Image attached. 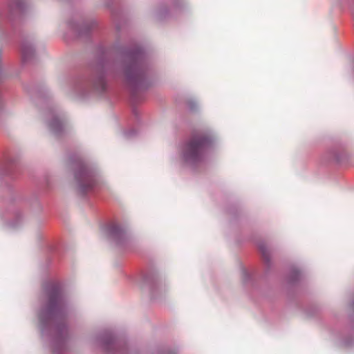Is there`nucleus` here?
Here are the masks:
<instances>
[{
  "label": "nucleus",
  "instance_id": "f257e3e1",
  "mask_svg": "<svg viewBox=\"0 0 354 354\" xmlns=\"http://www.w3.org/2000/svg\"><path fill=\"white\" fill-rule=\"evenodd\" d=\"M48 301L39 313L40 329L43 337L48 330L55 335V344H63L66 335L65 325L58 324L66 315L67 301L62 286L58 283H50L44 288Z\"/></svg>",
  "mask_w": 354,
  "mask_h": 354
},
{
  "label": "nucleus",
  "instance_id": "f03ea898",
  "mask_svg": "<svg viewBox=\"0 0 354 354\" xmlns=\"http://www.w3.org/2000/svg\"><path fill=\"white\" fill-rule=\"evenodd\" d=\"M123 74L126 82L133 87L142 88L147 84L149 72L145 54L141 48L131 50L125 53Z\"/></svg>",
  "mask_w": 354,
  "mask_h": 354
},
{
  "label": "nucleus",
  "instance_id": "7ed1b4c3",
  "mask_svg": "<svg viewBox=\"0 0 354 354\" xmlns=\"http://www.w3.org/2000/svg\"><path fill=\"white\" fill-rule=\"evenodd\" d=\"M212 142V139L207 135H194L185 142L180 149V159L187 166H194L200 162L205 151Z\"/></svg>",
  "mask_w": 354,
  "mask_h": 354
},
{
  "label": "nucleus",
  "instance_id": "20e7f679",
  "mask_svg": "<svg viewBox=\"0 0 354 354\" xmlns=\"http://www.w3.org/2000/svg\"><path fill=\"white\" fill-rule=\"evenodd\" d=\"M77 189L81 194H85L96 186L100 180L98 172L80 162L75 173Z\"/></svg>",
  "mask_w": 354,
  "mask_h": 354
},
{
  "label": "nucleus",
  "instance_id": "39448f33",
  "mask_svg": "<svg viewBox=\"0 0 354 354\" xmlns=\"http://www.w3.org/2000/svg\"><path fill=\"white\" fill-rule=\"evenodd\" d=\"M107 231L109 235L120 244H122L128 236V228L121 224H111L107 227Z\"/></svg>",
  "mask_w": 354,
  "mask_h": 354
},
{
  "label": "nucleus",
  "instance_id": "423d86ee",
  "mask_svg": "<svg viewBox=\"0 0 354 354\" xmlns=\"http://www.w3.org/2000/svg\"><path fill=\"white\" fill-rule=\"evenodd\" d=\"M64 118L59 114H55L48 122V126L53 133L58 134L62 132L64 128Z\"/></svg>",
  "mask_w": 354,
  "mask_h": 354
},
{
  "label": "nucleus",
  "instance_id": "0eeeda50",
  "mask_svg": "<svg viewBox=\"0 0 354 354\" xmlns=\"http://www.w3.org/2000/svg\"><path fill=\"white\" fill-rule=\"evenodd\" d=\"M35 53L34 46L32 41H24L21 45V53L23 59L28 61L32 57Z\"/></svg>",
  "mask_w": 354,
  "mask_h": 354
},
{
  "label": "nucleus",
  "instance_id": "6e6552de",
  "mask_svg": "<svg viewBox=\"0 0 354 354\" xmlns=\"http://www.w3.org/2000/svg\"><path fill=\"white\" fill-rule=\"evenodd\" d=\"M100 341L104 349L106 351H109L111 346H115L116 345L114 337L109 334L106 333L101 335Z\"/></svg>",
  "mask_w": 354,
  "mask_h": 354
},
{
  "label": "nucleus",
  "instance_id": "1a4fd4ad",
  "mask_svg": "<svg viewBox=\"0 0 354 354\" xmlns=\"http://www.w3.org/2000/svg\"><path fill=\"white\" fill-rule=\"evenodd\" d=\"M92 85L94 89L97 91H103L106 86V82L104 75H97L93 80Z\"/></svg>",
  "mask_w": 354,
  "mask_h": 354
},
{
  "label": "nucleus",
  "instance_id": "9d476101",
  "mask_svg": "<svg viewBox=\"0 0 354 354\" xmlns=\"http://www.w3.org/2000/svg\"><path fill=\"white\" fill-rule=\"evenodd\" d=\"M95 25V22L92 21L91 22H84L82 24L81 27H79L77 26H73L71 25V27L74 29H75L79 35H84L88 32V31Z\"/></svg>",
  "mask_w": 354,
  "mask_h": 354
},
{
  "label": "nucleus",
  "instance_id": "9b49d317",
  "mask_svg": "<svg viewBox=\"0 0 354 354\" xmlns=\"http://www.w3.org/2000/svg\"><path fill=\"white\" fill-rule=\"evenodd\" d=\"M259 248L262 254V256L263 257L264 259L266 261H269L270 254L267 248V246L264 243H260L259 245Z\"/></svg>",
  "mask_w": 354,
  "mask_h": 354
},
{
  "label": "nucleus",
  "instance_id": "f8f14e48",
  "mask_svg": "<svg viewBox=\"0 0 354 354\" xmlns=\"http://www.w3.org/2000/svg\"><path fill=\"white\" fill-rule=\"evenodd\" d=\"M156 17L162 20L165 18H166L167 15H168V10L167 8H161L158 9V10L156 12Z\"/></svg>",
  "mask_w": 354,
  "mask_h": 354
},
{
  "label": "nucleus",
  "instance_id": "ddd939ff",
  "mask_svg": "<svg viewBox=\"0 0 354 354\" xmlns=\"http://www.w3.org/2000/svg\"><path fill=\"white\" fill-rule=\"evenodd\" d=\"M183 0H173L171 3V6L172 9H176L178 6V4L182 1Z\"/></svg>",
  "mask_w": 354,
  "mask_h": 354
},
{
  "label": "nucleus",
  "instance_id": "4468645a",
  "mask_svg": "<svg viewBox=\"0 0 354 354\" xmlns=\"http://www.w3.org/2000/svg\"><path fill=\"white\" fill-rule=\"evenodd\" d=\"M77 91L83 92L85 89L84 84H80L77 86V87L75 88Z\"/></svg>",
  "mask_w": 354,
  "mask_h": 354
},
{
  "label": "nucleus",
  "instance_id": "2eb2a0df",
  "mask_svg": "<svg viewBox=\"0 0 354 354\" xmlns=\"http://www.w3.org/2000/svg\"><path fill=\"white\" fill-rule=\"evenodd\" d=\"M194 106H195V102H189V108L190 110H194Z\"/></svg>",
  "mask_w": 354,
  "mask_h": 354
},
{
  "label": "nucleus",
  "instance_id": "dca6fc26",
  "mask_svg": "<svg viewBox=\"0 0 354 354\" xmlns=\"http://www.w3.org/2000/svg\"><path fill=\"white\" fill-rule=\"evenodd\" d=\"M345 344L349 346L351 344V343H350L349 342H345Z\"/></svg>",
  "mask_w": 354,
  "mask_h": 354
},
{
  "label": "nucleus",
  "instance_id": "f3484780",
  "mask_svg": "<svg viewBox=\"0 0 354 354\" xmlns=\"http://www.w3.org/2000/svg\"><path fill=\"white\" fill-rule=\"evenodd\" d=\"M11 226H12V227H17V225H15V224H11Z\"/></svg>",
  "mask_w": 354,
  "mask_h": 354
}]
</instances>
